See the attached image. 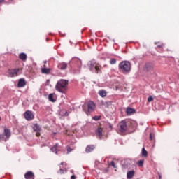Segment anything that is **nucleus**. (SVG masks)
<instances>
[{
    "instance_id": "412c9836",
    "label": "nucleus",
    "mask_w": 179,
    "mask_h": 179,
    "mask_svg": "<svg viewBox=\"0 0 179 179\" xmlns=\"http://www.w3.org/2000/svg\"><path fill=\"white\" fill-rule=\"evenodd\" d=\"M99 94L101 97H106V96H107V92H106V90H102L99 92Z\"/></svg>"
},
{
    "instance_id": "6ab92c4d",
    "label": "nucleus",
    "mask_w": 179,
    "mask_h": 179,
    "mask_svg": "<svg viewBox=\"0 0 179 179\" xmlns=\"http://www.w3.org/2000/svg\"><path fill=\"white\" fill-rule=\"evenodd\" d=\"M4 134L7 139H8L10 137V131H9V129H8L7 128L4 129Z\"/></svg>"
},
{
    "instance_id": "2f4dec72",
    "label": "nucleus",
    "mask_w": 179,
    "mask_h": 179,
    "mask_svg": "<svg viewBox=\"0 0 179 179\" xmlns=\"http://www.w3.org/2000/svg\"><path fill=\"white\" fill-rule=\"evenodd\" d=\"M71 179H76V177H75V175H72L71 177Z\"/></svg>"
},
{
    "instance_id": "9d476101",
    "label": "nucleus",
    "mask_w": 179,
    "mask_h": 179,
    "mask_svg": "<svg viewBox=\"0 0 179 179\" xmlns=\"http://www.w3.org/2000/svg\"><path fill=\"white\" fill-rule=\"evenodd\" d=\"M48 100L49 101H52V103H55V101H57V95L55 94H50Z\"/></svg>"
},
{
    "instance_id": "4be33fe9",
    "label": "nucleus",
    "mask_w": 179,
    "mask_h": 179,
    "mask_svg": "<svg viewBox=\"0 0 179 179\" xmlns=\"http://www.w3.org/2000/svg\"><path fill=\"white\" fill-rule=\"evenodd\" d=\"M141 155H142L143 157H148V151H146V150L145 149V148H143L142 149Z\"/></svg>"
},
{
    "instance_id": "b1692460",
    "label": "nucleus",
    "mask_w": 179,
    "mask_h": 179,
    "mask_svg": "<svg viewBox=\"0 0 179 179\" xmlns=\"http://www.w3.org/2000/svg\"><path fill=\"white\" fill-rule=\"evenodd\" d=\"M117 63V60L115 59H111L110 61V64H111V65H114V64Z\"/></svg>"
},
{
    "instance_id": "f03ea898",
    "label": "nucleus",
    "mask_w": 179,
    "mask_h": 179,
    "mask_svg": "<svg viewBox=\"0 0 179 179\" xmlns=\"http://www.w3.org/2000/svg\"><path fill=\"white\" fill-rule=\"evenodd\" d=\"M119 71L122 73L131 72V63L128 61H122L119 64Z\"/></svg>"
},
{
    "instance_id": "c85d7f7f",
    "label": "nucleus",
    "mask_w": 179,
    "mask_h": 179,
    "mask_svg": "<svg viewBox=\"0 0 179 179\" xmlns=\"http://www.w3.org/2000/svg\"><path fill=\"white\" fill-rule=\"evenodd\" d=\"M70 152H72V149L71 148H67V153H70Z\"/></svg>"
},
{
    "instance_id": "a211bd4d",
    "label": "nucleus",
    "mask_w": 179,
    "mask_h": 179,
    "mask_svg": "<svg viewBox=\"0 0 179 179\" xmlns=\"http://www.w3.org/2000/svg\"><path fill=\"white\" fill-rule=\"evenodd\" d=\"M19 58L20 59H21V61H26L27 59V55H26V53H21L19 55Z\"/></svg>"
},
{
    "instance_id": "6e6552de",
    "label": "nucleus",
    "mask_w": 179,
    "mask_h": 179,
    "mask_svg": "<svg viewBox=\"0 0 179 179\" xmlns=\"http://www.w3.org/2000/svg\"><path fill=\"white\" fill-rule=\"evenodd\" d=\"M96 136L99 138V139H101V136H103V128L101 127H97V129L95 131Z\"/></svg>"
},
{
    "instance_id": "bb28decb",
    "label": "nucleus",
    "mask_w": 179,
    "mask_h": 179,
    "mask_svg": "<svg viewBox=\"0 0 179 179\" xmlns=\"http://www.w3.org/2000/svg\"><path fill=\"white\" fill-rule=\"evenodd\" d=\"M110 166H113V167H114V169H117V166H115V163H114L113 161L111 162Z\"/></svg>"
},
{
    "instance_id": "393cba45",
    "label": "nucleus",
    "mask_w": 179,
    "mask_h": 179,
    "mask_svg": "<svg viewBox=\"0 0 179 179\" xmlns=\"http://www.w3.org/2000/svg\"><path fill=\"white\" fill-rule=\"evenodd\" d=\"M57 145H55V146H53V147L51 148L52 152H55V153H57Z\"/></svg>"
},
{
    "instance_id": "dca6fc26",
    "label": "nucleus",
    "mask_w": 179,
    "mask_h": 179,
    "mask_svg": "<svg viewBox=\"0 0 179 179\" xmlns=\"http://www.w3.org/2000/svg\"><path fill=\"white\" fill-rule=\"evenodd\" d=\"M42 73H46L48 74L51 72V69L48 68H45V65L43 66V67L41 69Z\"/></svg>"
},
{
    "instance_id": "e433bc0d",
    "label": "nucleus",
    "mask_w": 179,
    "mask_h": 179,
    "mask_svg": "<svg viewBox=\"0 0 179 179\" xmlns=\"http://www.w3.org/2000/svg\"><path fill=\"white\" fill-rule=\"evenodd\" d=\"M2 138H3V137H2V136L1 135V136H0V139H2Z\"/></svg>"
},
{
    "instance_id": "f3484780",
    "label": "nucleus",
    "mask_w": 179,
    "mask_h": 179,
    "mask_svg": "<svg viewBox=\"0 0 179 179\" xmlns=\"http://www.w3.org/2000/svg\"><path fill=\"white\" fill-rule=\"evenodd\" d=\"M93 150H94V145H88L85 149L87 153H90V152H93Z\"/></svg>"
},
{
    "instance_id": "f704fd0d",
    "label": "nucleus",
    "mask_w": 179,
    "mask_h": 179,
    "mask_svg": "<svg viewBox=\"0 0 179 179\" xmlns=\"http://www.w3.org/2000/svg\"><path fill=\"white\" fill-rule=\"evenodd\" d=\"M60 164L61 166H64V162H62Z\"/></svg>"
},
{
    "instance_id": "0eeeda50",
    "label": "nucleus",
    "mask_w": 179,
    "mask_h": 179,
    "mask_svg": "<svg viewBox=\"0 0 179 179\" xmlns=\"http://www.w3.org/2000/svg\"><path fill=\"white\" fill-rule=\"evenodd\" d=\"M24 118L27 120V121H30V120H33L34 118V116L33 115V113L30 110H27L24 113Z\"/></svg>"
},
{
    "instance_id": "4c0bfd02",
    "label": "nucleus",
    "mask_w": 179,
    "mask_h": 179,
    "mask_svg": "<svg viewBox=\"0 0 179 179\" xmlns=\"http://www.w3.org/2000/svg\"><path fill=\"white\" fill-rule=\"evenodd\" d=\"M159 178H162V176L160 175H159Z\"/></svg>"
},
{
    "instance_id": "473e14b6",
    "label": "nucleus",
    "mask_w": 179,
    "mask_h": 179,
    "mask_svg": "<svg viewBox=\"0 0 179 179\" xmlns=\"http://www.w3.org/2000/svg\"><path fill=\"white\" fill-rule=\"evenodd\" d=\"M5 2V0H0V5H2V3Z\"/></svg>"
},
{
    "instance_id": "1a4fd4ad",
    "label": "nucleus",
    "mask_w": 179,
    "mask_h": 179,
    "mask_svg": "<svg viewBox=\"0 0 179 179\" xmlns=\"http://www.w3.org/2000/svg\"><path fill=\"white\" fill-rule=\"evenodd\" d=\"M143 69L145 72H149V71H152V69H153V64L152 63H147L144 66Z\"/></svg>"
},
{
    "instance_id": "7ed1b4c3",
    "label": "nucleus",
    "mask_w": 179,
    "mask_h": 179,
    "mask_svg": "<svg viewBox=\"0 0 179 179\" xmlns=\"http://www.w3.org/2000/svg\"><path fill=\"white\" fill-rule=\"evenodd\" d=\"M95 105H94V102L93 101H90L87 103H85L84 105H83V111H85V113H86V114H87V115H89V113H92V111L94 110L95 108Z\"/></svg>"
},
{
    "instance_id": "f8f14e48",
    "label": "nucleus",
    "mask_w": 179,
    "mask_h": 179,
    "mask_svg": "<svg viewBox=\"0 0 179 179\" xmlns=\"http://www.w3.org/2000/svg\"><path fill=\"white\" fill-rule=\"evenodd\" d=\"M26 179H34V174L31 171L27 172L24 175Z\"/></svg>"
},
{
    "instance_id": "aec40b11",
    "label": "nucleus",
    "mask_w": 179,
    "mask_h": 179,
    "mask_svg": "<svg viewBox=\"0 0 179 179\" xmlns=\"http://www.w3.org/2000/svg\"><path fill=\"white\" fill-rule=\"evenodd\" d=\"M127 178H132L134 176H135V171H130L127 173Z\"/></svg>"
},
{
    "instance_id": "a878e982",
    "label": "nucleus",
    "mask_w": 179,
    "mask_h": 179,
    "mask_svg": "<svg viewBox=\"0 0 179 179\" xmlns=\"http://www.w3.org/2000/svg\"><path fill=\"white\" fill-rule=\"evenodd\" d=\"M148 103H150V101H153V97L152 96H149L148 98Z\"/></svg>"
},
{
    "instance_id": "2eb2a0df",
    "label": "nucleus",
    "mask_w": 179,
    "mask_h": 179,
    "mask_svg": "<svg viewBox=\"0 0 179 179\" xmlns=\"http://www.w3.org/2000/svg\"><path fill=\"white\" fill-rule=\"evenodd\" d=\"M58 68L62 70L66 69L68 68V64L65 62L60 63L58 65Z\"/></svg>"
},
{
    "instance_id": "c756f323",
    "label": "nucleus",
    "mask_w": 179,
    "mask_h": 179,
    "mask_svg": "<svg viewBox=\"0 0 179 179\" xmlns=\"http://www.w3.org/2000/svg\"><path fill=\"white\" fill-rule=\"evenodd\" d=\"M77 59L78 64H80V65H82V61L79 59Z\"/></svg>"
},
{
    "instance_id": "cd10ccee",
    "label": "nucleus",
    "mask_w": 179,
    "mask_h": 179,
    "mask_svg": "<svg viewBox=\"0 0 179 179\" xmlns=\"http://www.w3.org/2000/svg\"><path fill=\"white\" fill-rule=\"evenodd\" d=\"M99 118H100V116H95L93 117V120H95V121H99Z\"/></svg>"
},
{
    "instance_id": "c9c22d12",
    "label": "nucleus",
    "mask_w": 179,
    "mask_h": 179,
    "mask_svg": "<svg viewBox=\"0 0 179 179\" xmlns=\"http://www.w3.org/2000/svg\"><path fill=\"white\" fill-rule=\"evenodd\" d=\"M43 62H44V64H47V61H44Z\"/></svg>"
},
{
    "instance_id": "72a5a7b5",
    "label": "nucleus",
    "mask_w": 179,
    "mask_h": 179,
    "mask_svg": "<svg viewBox=\"0 0 179 179\" xmlns=\"http://www.w3.org/2000/svg\"><path fill=\"white\" fill-rule=\"evenodd\" d=\"M64 115L67 116L68 115V112H65Z\"/></svg>"
},
{
    "instance_id": "7c9ffc66",
    "label": "nucleus",
    "mask_w": 179,
    "mask_h": 179,
    "mask_svg": "<svg viewBox=\"0 0 179 179\" xmlns=\"http://www.w3.org/2000/svg\"><path fill=\"white\" fill-rule=\"evenodd\" d=\"M150 138L151 140L153 139V134H150Z\"/></svg>"
},
{
    "instance_id": "ea45409f",
    "label": "nucleus",
    "mask_w": 179,
    "mask_h": 179,
    "mask_svg": "<svg viewBox=\"0 0 179 179\" xmlns=\"http://www.w3.org/2000/svg\"><path fill=\"white\" fill-rule=\"evenodd\" d=\"M0 121H1V117H0Z\"/></svg>"
},
{
    "instance_id": "4468645a",
    "label": "nucleus",
    "mask_w": 179,
    "mask_h": 179,
    "mask_svg": "<svg viewBox=\"0 0 179 179\" xmlns=\"http://www.w3.org/2000/svg\"><path fill=\"white\" fill-rule=\"evenodd\" d=\"M24 86H26V81L24 79L21 78L18 81V87H24Z\"/></svg>"
},
{
    "instance_id": "20e7f679",
    "label": "nucleus",
    "mask_w": 179,
    "mask_h": 179,
    "mask_svg": "<svg viewBox=\"0 0 179 179\" xmlns=\"http://www.w3.org/2000/svg\"><path fill=\"white\" fill-rule=\"evenodd\" d=\"M87 66L90 71H93L94 69L96 73H99V71H100V66L96 63V60H91L88 62Z\"/></svg>"
},
{
    "instance_id": "58836bf2",
    "label": "nucleus",
    "mask_w": 179,
    "mask_h": 179,
    "mask_svg": "<svg viewBox=\"0 0 179 179\" xmlns=\"http://www.w3.org/2000/svg\"><path fill=\"white\" fill-rule=\"evenodd\" d=\"M60 171H62V169H60Z\"/></svg>"
},
{
    "instance_id": "39448f33",
    "label": "nucleus",
    "mask_w": 179,
    "mask_h": 179,
    "mask_svg": "<svg viewBox=\"0 0 179 179\" xmlns=\"http://www.w3.org/2000/svg\"><path fill=\"white\" fill-rule=\"evenodd\" d=\"M20 71V69H9L7 71V73H8V76H10V78H13L15 76H17Z\"/></svg>"
},
{
    "instance_id": "f257e3e1",
    "label": "nucleus",
    "mask_w": 179,
    "mask_h": 179,
    "mask_svg": "<svg viewBox=\"0 0 179 179\" xmlns=\"http://www.w3.org/2000/svg\"><path fill=\"white\" fill-rule=\"evenodd\" d=\"M69 81L66 80H59L56 85L55 89L57 92H60V93H65L66 92V89H68V83Z\"/></svg>"
},
{
    "instance_id": "423d86ee",
    "label": "nucleus",
    "mask_w": 179,
    "mask_h": 179,
    "mask_svg": "<svg viewBox=\"0 0 179 179\" xmlns=\"http://www.w3.org/2000/svg\"><path fill=\"white\" fill-rule=\"evenodd\" d=\"M127 122L125 121H122L120 123V129L119 131L120 132H121V134H124V132H125V131H127Z\"/></svg>"
},
{
    "instance_id": "ddd939ff",
    "label": "nucleus",
    "mask_w": 179,
    "mask_h": 179,
    "mask_svg": "<svg viewBox=\"0 0 179 179\" xmlns=\"http://www.w3.org/2000/svg\"><path fill=\"white\" fill-rule=\"evenodd\" d=\"M126 113L127 115H132V114H135V109L131 108L129 107L127 108Z\"/></svg>"
},
{
    "instance_id": "9b49d317",
    "label": "nucleus",
    "mask_w": 179,
    "mask_h": 179,
    "mask_svg": "<svg viewBox=\"0 0 179 179\" xmlns=\"http://www.w3.org/2000/svg\"><path fill=\"white\" fill-rule=\"evenodd\" d=\"M34 131L36 132V136H40V131H41V128L37 124L34 125Z\"/></svg>"
},
{
    "instance_id": "5701e85b",
    "label": "nucleus",
    "mask_w": 179,
    "mask_h": 179,
    "mask_svg": "<svg viewBox=\"0 0 179 179\" xmlns=\"http://www.w3.org/2000/svg\"><path fill=\"white\" fill-rule=\"evenodd\" d=\"M144 160L143 159H141V160H140L138 163H137V164H138V166H139L140 167H143V163H144Z\"/></svg>"
}]
</instances>
